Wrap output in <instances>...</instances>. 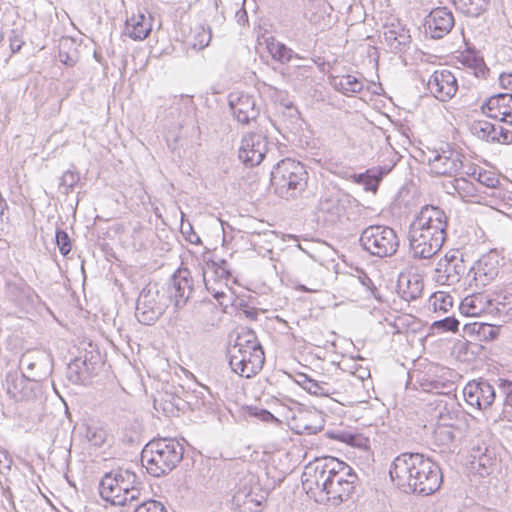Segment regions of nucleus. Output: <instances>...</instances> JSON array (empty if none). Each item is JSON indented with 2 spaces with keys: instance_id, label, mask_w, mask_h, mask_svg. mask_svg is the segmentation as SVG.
<instances>
[{
  "instance_id": "1",
  "label": "nucleus",
  "mask_w": 512,
  "mask_h": 512,
  "mask_svg": "<svg viewBox=\"0 0 512 512\" xmlns=\"http://www.w3.org/2000/svg\"><path fill=\"white\" fill-rule=\"evenodd\" d=\"M301 480L308 493L324 495L329 503L338 506L352 496L358 476L347 463L327 457L306 465Z\"/></svg>"
},
{
  "instance_id": "2",
  "label": "nucleus",
  "mask_w": 512,
  "mask_h": 512,
  "mask_svg": "<svg viewBox=\"0 0 512 512\" xmlns=\"http://www.w3.org/2000/svg\"><path fill=\"white\" fill-rule=\"evenodd\" d=\"M389 475L403 492L423 496L435 493L442 483L439 465L417 452H404L395 457Z\"/></svg>"
},
{
  "instance_id": "3",
  "label": "nucleus",
  "mask_w": 512,
  "mask_h": 512,
  "mask_svg": "<svg viewBox=\"0 0 512 512\" xmlns=\"http://www.w3.org/2000/svg\"><path fill=\"white\" fill-rule=\"evenodd\" d=\"M448 218L437 206L426 205L409 227V245L414 258L430 259L443 246L447 237Z\"/></svg>"
},
{
  "instance_id": "4",
  "label": "nucleus",
  "mask_w": 512,
  "mask_h": 512,
  "mask_svg": "<svg viewBox=\"0 0 512 512\" xmlns=\"http://www.w3.org/2000/svg\"><path fill=\"white\" fill-rule=\"evenodd\" d=\"M184 446L175 438H158L149 441L141 452V462L154 477L170 473L182 461Z\"/></svg>"
},
{
  "instance_id": "5",
  "label": "nucleus",
  "mask_w": 512,
  "mask_h": 512,
  "mask_svg": "<svg viewBox=\"0 0 512 512\" xmlns=\"http://www.w3.org/2000/svg\"><path fill=\"white\" fill-rule=\"evenodd\" d=\"M140 484L133 471L119 468L105 473L99 484V493L104 501L125 506L139 501Z\"/></svg>"
},
{
  "instance_id": "6",
  "label": "nucleus",
  "mask_w": 512,
  "mask_h": 512,
  "mask_svg": "<svg viewBox=\"0 0 512 512\" xmlns=\"http://www.w3.org/2000/svg\"><path fill=\"white\" fill-rule=\"evenodd\" d=\"M229 353L231 369L245 378L256 375L265 362L263 348L252 330L239 334Z\"/></svg>"
},
{
  "instance_id": "7",
  "label": "nucleus",
  "mask_w": 512,
  "mask_h": 512,
  "mask_svg": "<svg viewBox=\"0 0 512 512\" xmlns=\"http://www.w3.org/2000/svg\"><path fill=\"white\" fill-rule=\"evenodd\" d=\"M308 173L304 165L286 158L278 162L271 171V186L275 194L284 199H295L307 187Z\"/></svg>"
},
{
  "instance_id": "8",
  "label": "nucleus",
  "mask_w": 512,
  "mask_h": 512,
  "mask_svg": "<svg viewBox=\"0 0 512 512\" xmlns=\"http://www.w3.org/2000/svg\"><path fill=\"white\" fill-rule=\"evenodd\" d=\"M361 247L372 256L380 258L396 254L400 239L396 231L386 225H370L360 235Z\"/></svg>"
},
{
  "instance_id": "9",
  "label": "nucleus",
  "mask_w": 512,
  "mask_h": 512,
  "mask_svg": "<svg viewBox=\"0 0 512 512\" xmlns=\"http://www.w3.org/2000/svg\"><path fill=\"white\" fill-rule=\"evenodd\" d=\"M356 199L335 186L324 187L317 204V213L328 225L342 221L348 208Z\"/></svg>"
},
{
  "instance_id": "10",
  "label": "nucleus",
  "mask_w": 512,
  "mask_h": 512,
  "mask_svg": "<svg viewBox=\"0 0 512 512\" xmlns=\"http://www.w3.org/2000/svg\"><path fill=\"white\" fill-rule=\"evenodd\" d=\"M5 299L18 311L32 314L41 303L40 296L26 282V280L15 275L12 279H6L4 284Z\"/></svg>"
},
{
  "instance_id": "11",
  "label": "nucleus",
  "mask_w": 512,
  "mask_h": 512,
  "mask_svg": "<svg viewBox=\"0 0 512 512\" xmlns=\"http://www.w3.org/2000/svg\"><path fill=\"white\" fill-rule=\"evenodd\" d=\"M468 271L469 264L464 259L463 252L451 250L438 261L434 278L441 285H454L461 279L467 284Z\"/></svg>"
},
{
  "instance_id": "12",
  "label": "nucleus",
  "mask_w": 512,
  "mask_h": 512,
  "mask_svg": "<svg viewBox=\"0 0 512 512\" xmlns=\"http://www.w3.org/2000/svg\"><path fill=\"white\" fill-rule=\"evenodd\" d=\"M500 256L496 250L483 254L472 265H469L467 284L471 287L483 288L491 283L499 274Z\"/></svg>"
},
{
  "instance_id": "13",
  "label": "nucleus",
  "mask_w": 512,
  "mask_h": 512,
  "mask_svg": "<svg viewBox=\"0 0 512 512\" xmlns=\"http://www.w3.org/2000/svg\"><path fill=\"white\" fill-rule=\"evenodd\" d=\"M159 290L155 284H147L139 293L135 316L144 325H152L165 311V304L158 300Z\"/></svg>"
},
{
  "instance_id": "14",
  "label": "nucleus",
  "mask_w": 512,
  "mask_h": 512,
  "mask_svg": "<svg viewBox=\"0 0 512 512\" xmlns=\"http://www.w3.org/2000/svg\"><path fill=\"white\" fill-rule=\"evenodd\" d=\"M194 290L193 278L187 268L177 269L171 276L167 294L175 308H183L190 299Z\"/></svg>"
},
{
  "instance_id": "15",
  "label": "nucleus",
  "mask_w": 512,
  "mask_h": 512,
  "mask_svg": "<svg viewBox=\"0 0 512 512\" xmlns=\"http://www.w3.org/2000/svg\"><path fill=\"white\" fill-rule=\"evenodd\" d=\"M268 139L260 133H249L241 140L239 159L249 167L259 165L268 152Z\"/></svg>"
},
{
  "instance_id": "16",
  "label": "nucleus",
  "mask_w": 512,
  "mask_h": 512,
  "mask_svg": "<svg viewBox=\"0 0 512 512\" xmlns=\"http://www.w3.org/2000/svg\"><path fill=\"white\" fill-rule=\"evenodd\" d=\"M228 100L232 114L239 123L248 125L259 117L260 108L257 106L254 96L245 93H231Z\"/></svg>"
},
{
  "instance_id": "17",
  "label": "nucleus",
  "mask_w": 512,
  "mask_h": 512,
  "mask_svg": "<svg viewBox=\"0 0 512 512\" xmlns=\"http://www.w3.org/2000/svg\"><path fill=\"white\" fill-rule=\"evenodd\" d=\"M465 401L469 406L484 410L492 405L496 392L494 387L486 380L469 382L463 390Z\"/></svg>"
},
{
  "instance_id": "18",
  "label": "nucleus",
  "mask_w": 512,
  "mask_h": 512,
  "mask_svg": "<svg viewBox=\"0 0 512 512\" xmlns=\"http://www.w3.org/2000/svg\"><path fill=\"white\" fill-rule=\"evenodd\" d=\"M427 89L438 100L446 102L450 100L458 90V83L453 73L447 69L436 70L430 75Z\"/></svg>"
},
{
  "instance_id": "19",
  "label": "nucleus",
  "mask_w": 512,
  "mask_h": 512,
  "mask_svg": "<svg viewBox=\"0 0 512 512\" xmlns=\"http://www.w3.org/2000/svg\"><path fill=\"white\" fill-rule=\"evenodd\" d=\"M453 26V14L446 7H437L431 10L424 21L425 33L433 39L443 38L451 31Z\"/></svg>"
},
{
  "instance_id": "20",
  "label": "nucleus",
  "mask_w": 512,
  "mask_h": 512,
  "mask_svg": "<svg viewBox=\"0 0 512 512\" xmlns=\"http://www.w3.org/2000/svg\"><path fill=\"white\" fill-rule=\"evenodd\" d=\"M462 154L447 146L441 151H436L433 158H429L428 163L433 173L437 175H454L463 166Z\"/></svg>"
},
{
  "instance_id": "21",
  "label": "nucleus",
  "mask_w": 512,
  "mask_h": 512,
  "mask_svg": "<svg viewBox=\"0 0 512 512\" xmlns=\"http://www.w3.org/2000/svg\"><path fill=\"white\" fill-rule=\"evenodd\" d=\"M395 164V161H391L388 164L369 168L362 173H351L346 177V179L363 186V189L366 192L376 194L383 178L392 171Z\"/></svg>"
},
{
  "instance_id": "22",
  "label": "nucleus",
  "mask_w": 512,
  "mask_h": 512,
  "mask_svg": "<svg viewBox=\"0 0 512 512\" xmlns=\"http://www.w3.org/2000/svg\"><path fill=\"white\" fill-rule=\"evenodd\" d=\"M40 377L37 373L32 374L31 378L26 377L17 370L9 371L5 377V389L7 394L16 401L27 400L33 395L31 380Z\"/></svg>"
},
{
  "instance_id": "23",
  "label": "nucleus",
  "mask_w": 512,
  "mask_h": 512,
  "mask_svg": "<svg viewBox=\"0 0 512 512\" xmlns=\"http://www.w3.org/2000/svg\"><path fill=\"white\" fill-rule=\"evenodd\" d=\"M99 364L98 355L85 353L83 356L76 357L67 367V375L73 383H86L96 374Z\"/></svg>"
},
{
  "instance_id": "24",
  "label": "nucleus",
  "mask_w": 512,
  "mask_h": 512,
  "mask_svg": "<svg viewBox=\"0 0 512 512\" xmlns=\"http://www.w3.org/2000/svg\"><path fill=\"white\" fill-rule=\"evenodd\" d=\"M482 111L493 119L512 125V94L499 93L487 99L481 106Z\"/></svg>"
},
{
  "instance_id": "25",
  "label": "nucleus",
  "mask_w": 512,
  "mask_h": 512,
  "mask_svg": "<svg viewBox=\"0 0 512 512\" xmlns=\"http://www.w3.org/2000/svg\"><path fill=\"white\" fill-rule=\"evenodd\" d=\"M189 402L176 393L165 392L154 399V408L167 417L179 416L189 409Z\"/></svg>"
},
{
  "instance_id": "26",
  "label": "nucleus",
  "mask_w": 512,
  "mask_h": 512,
  "mask_svg": "<svg viewBox=\"0 0 512 512\" xmlns=\"http://www.w3.org/2000/svg\"><path fill=\"white\" fill-rule=\"evenodd\" d=\"M152 22L153 17L150 14L147 16L143 13L133 15L126 20L125 33L135 41H142L150 35Z\"/></svg>"
},
{
  "instance_id": "27",
  "label": "nucleus",
  "mask_w": 512,
  "mask_h": 512,
  "mask_svg": "<svg viewBox=\"0 0 512 512\" xmlns=\"http://www.w3.org/2000/svg\"><path fill=\"white\" fill-rule=\"evenodd\" d=\"M492 303L487 295L483 293H473L466 296L460 303L459 309L465 316L476 317L490 311Z\"/></svg>"
},
{
  "instance_id": "28",
  "label": "nucleus",
  "mask_w": 512,
  "mask_h": 512,
  "mask_svg": "<svg viewBox=\"0 0 512 512\" xmlns=\"http://www.w3.org/2000/svg\"><path fill=\"white\" fill-rule=\"evenodd\" d=\"M383 37L387 45L394 51H402L411 42L409 30L399 22L385 26Z\"/></svg>"
},
{
  "instance_id": "29",
  "label": "nucleus",
  "mask_w": 512,
  "mask_h": 512,
  "mask_svg": "<svg viewBox=\"0 0 512 512\" xmlns=\"http://www.w3.org/2000/svg\"><path fill=\"white\" fill-rule=\"evenodd\" d=\"M293 420L296 421V431L300 434H316L324 425V420L317 411L300 412Z\"/></svg>"
},
{
  "instance_id": "30",
  "label": "nucleus",
  "mask_w": 512,
  "mask_h": 512,
  "mask_svg": "<svg viewBox=\"0 0 512 512\" xmlns=\"http://www.w3.org/2000/svg\"><path fill=\"white\" fill-rule=\"evenodd\" d=\"M423 292V282L417 275L402 276L398 280V293L407 302L418 299Z\"/></svg>"
},
{
  "instance_id": "31",
  "label": "nucleus",
  "mask_w": 512,
  "mask_h": 512,
  "mask_svg": "<svg viewBox=\"0 0 512 512\" xmlns=\"http://www.w3.org/2000/svg\"><path fill=\"white\" fill-rule=\"evenodd\" d=\"M464 333L477 341H491L497 338L498 328L485 322H472L464 325Z\"/></svg>"
},
{
  "instance_id": "32",
  "label": "nucleus",
  "mask_w": 512,
  "mask_h": 512,
  "mask_svg": "<svg viewBox=\"0 0 512 512\" xmlns=\"http://www.w3.org/2000/svg\"><path fill=\"white\" fill-rule=\"evenodd\" d=\"M204 262L205 266L202 269L207 270L208 275L211 274L215 284H221L222 280L228 281L232 277L229 263L225 259L214 261L204 256Z\"/></svg>"
},
{
  "instance_id": "33",
  "label": "nucleus",
  "mask_w": 512,
  "mask_h": 512,
  "mask_svg": "<svg viewBox=\"0 0 512 512\" xmlns=\"http://www.w3.org/2000/svg\"><path fill=\"white\" fill-rule=\"evenodd\" d=\"M456 10L469 17H478L485 12L489 0H452Z\"/></svg>"
},
{
  "instance_id": "34",
  "label": "nucleus",
  "mask_w": 512,
  "mask_h": 512,
  "mask_svg": "<svg viewBox=\"0 0 512 512\" xmlns=\"http://www.w3.org/2000/svg\"><path fill=\"white\" fill-rule=\"evenodd\" d=\"M470 132L480 140L495 143V124H492L486 120H475L470 124Z\"/></svg>"
},
{
  "instance_id": "35",
  "label": "nucleus",
  "mask_w": 512,
  "mask_h": 512,
  "mask_svg": "<svg viewBox=\"0 0 512 512\" xmlns=\"http://www.w3.org/2000/svg\"><path fill=\"white\" fill-rule=\"evenodd\" d=\"M332 85L336 90L343 94L359 93L363 89L362 82L349 74L335 77L332 81Z\"/></svg>"
},
{
  "instance_id": "36",
  "label": "nucleus",
  "mask_w": 512,
  "mask_h": 512,
  "mask_svg": "<svg viewBox=\"0 0 512 512\" xmlns=\"http://www.w3.org/2000/svg\"><path fill=\"white\" fill-rule=\"evenodd\" d=\"M268 50L272 58L282 64L289 63L294 56V51L281 42L268 44Z\"/></svg>"
},
{
  "instance_id": "37",
  "label": "nucleus",
  "mask_w": 512,
  "mask_h": 512,
  "mask_svg": "<svg viewBox=\"0 0 512 512\" xmlns=\"http://www.w3.org/2000/svg\"><path fill=\"white\" fill-rule=\"evenodd\" d=\"M499 381L500 393L504 397L502 413L507 420L512 421V381Z\"/></svg>"
},
{
  "instance_id": "38",
  "label": "nucleus",
  "mask_w": 512,
  "mask_h": 512,
  "mask_svg": "<svg viewBox=\"0 0 512 512\" xmlns=\"http://www.w3.org/2000/svg\"><path fill=\"white\" fill-rule=\"evenodd\" d=\"M433 434L435 441L442 446H449L456 438L455 428L445 424L437 425Z\"/></svg>"
},
{
  "instance_id": "39",
  "label": "nucleus",
  "mask_w": 512,
  "mask_h": 512,
  "mask_svg": "<svg viewBox=\"0 0 512 512\" xmlns=\"http://www.w3.org/2000/svg\"><path fill=\"white\" fill-rule=\"evenodd\" d=\"M107 437V432L104 428L96 425H89L86 428V438L95 447H101Z\"/></svg>"
},
{
  "instance_id": "40",
  "label": "nucleus",
  "mask_w": 512,
  "mask_h": 512,
  "mask_svg": "<svg viewBox=\"0 0 512 512\" xmlns=\"http://www.w3.org/2000/svg\"><path fill=\"white\" fill-rule=\"evenodd\" d=\"M305 390L310 394L316 396H329L331 394H334L335 392V389L331 387L328 383L323 381H317L312 378L308 382V385Z\"/></svg>"
},
{
  "instance_id": "41",
  "label": "nucleus",
  "mask_w": 512,
  "mask_h": 512,
  "mask_svg": "<svg viewBox=\"0 0 512 512\" xmlns=\"http://www.w3.org/2000/svg\"><path fill=\"white\" fill-rule=\"evenodd\" d=\"M134 503V512H167L164 504L158 500L149 499L142 503Z\"/></svg>"
},
{
  "instance_id": "42",
  "label": "nucleus",
  "mask_w": 512,
  "mask_h": 512,
  "mask_svg": "<svg viewBox=\"0 0 512 512\" xmlns=\"http://www.w3.org/2000/svg\"><path fill=\"white\" fill-rule=\"evenodd\" d=\"M245 412L248 416L254 417L263 422H278V419L270 411L264 408L251 405L245 407Z\"/></svg>"
},
{
  "instance_id": "43",
  "label": "nucleus",
  "mask_w": 512,
  "mask_h": 512,
  "mask_svg": "<svg viewBox=\"0 0 512 512\" xmlns=\"http://www.w3.org/2000/svg\"><path fill=\"white\" fill-rule=\"evenodd\" d=\"M475 179L479 184L487 188H496L500 183L499 178L495 173L483 170L481 168H479L477 177Z\"/></svg>"
},
{
  "instance_id": "44",
  "label": "nucleus",
  "mask_w": 512,
  "mask_h": 512,
  "mask_svg": "<svg viewBox=\"0 0 512 512\" xmlns=\"http://www.w3.org/2000/svg\"><path fill=\"white\" fill-rule=\"evenodd\" d=\"M327 434L329 438L347 443L351 446H360V442L362 441V438L359 435L350 432L339 431L328 432Z\"/></svg>"
},
{
  "instance_id": "45",
  "label": "nucleus",
  "mask_w": 512,
  "mask_h": 512,
  "mask_svg": "<svg viewBox=\"0 0 512 512\" xmlns=\"http://www.w3.org/2000/svg\"><path fill=\"white\" fill-rule=\"evenodd\" d=\"M212 39L211 29L200 27L199 31L195 32L194 42L192 44L193 48H197L199 50L207 47Z\"/></svg>"
},
{
  "instance_id": "46",
  "label": "nucleus",
  "mask_w": 512,
  "mask_h": 512,
  "mask_svg": "<svg viewBox=\"0 0 512 512\" xmlns=\"http://www.w3.org/2000/svg\"><path fill=\"white\" fill-rule=\"evenodd\" d=\"M79 181L80 175L77 171L67 170L61 177L60 187L65 189V194H68Z\"/></svg>"
},
{
  "instance_id": "47",
  "label": "nucleus",
  "mask_w": 512,
  "mask_h": 512,
  "mask_svg": "<svg viewBox=\"0 0 512 512\" xmlns=\"http://www.w3.org/2000/svg\"><path fill=\"white\" fill-rule=\"evenodd\" d=\"M203 282L208 292H210L213 297L219 302L220 305H224L223 299L226 298V293L222 289H218L215 287V282L212 284L211 279L208 277V271L202 269Z\"/></svg>"
},
{
  "instance_id": "48",
  "label": "nucleus",
  "mask_w": 512,
  "mask_h": 512,
  "mask_svg": "<svg viewBox=\"0 0 512 512\" xmlns=\"http://www.w3.org/2000/svg\"><path fill=\"white\" fill-rule=\"evenodd\" d=\"M55 238L61 255L67 256L71 251V240L69 235L66 231L58 228L56 230Z\"/></svg>"
},
{
  "instance_id": "49",
  "label": "nucleus",
  "mask_w": 512,
  "mask_h": 512,
  "mask_svg": "<svg viewBox=\"0 0 512 512\" xmlns=\"http://www.w3.org/2000/svg\"><path fill=\"white\" fill-rule=\"evenodd\" d=\"M467 64L470 68L474 70V74L476 77L486 78L489 69L487 68L483 58L473 56L472 58H467Z\"/></svg>"
},
{
  "instance_id": "50",
  "label": "nucleus",
  "mask_w": 512,
  "mask_h": 512,
  "mask_svg": "<svg viewBox=\"0 0 512 512\" xmlns=\"http://www.w3.org/2000/svg\"><path fill=\"white\" fill-rule=\"evenodd\" d=\"M9 43L10 49L12 53H17L21 50L22 46L25 44L23 39V31L19 28L11 29L9 33Z\"/></svg>"
},
{
  "instance_id": "51",
  "label": "nucleus",
  "mask_w": 512,
  "mask_h": 512,
  "mask_svg": "<svg viewBox=\"0 0 512 512\" xmlns=\"http://www.w3.org/2000/svg\"><path fill=\"white\" fill-rule=\"evenodd\" d=\"M359 282L371 292V295L378 301L383 302L382 296L379 293L378 288L374 285L370 277L364 272L359 271L358 276Z\"/></svg>"
},
{
  "instance_id": "52",
  "label": "nucleus",
  "mask_w": 512,
  "mask_h": 512,
  "mask_svg": "<svg viewBox=\"0 0 512 512\" xmlns=\"http://www.w3.org/2000/svg\"><path fill=\"white\" fill-rule=\"evenodd\" d=\"M434 325L442 331L456 332L458 330L459 321L455 317H446L436 321Z\"/></svg>"
},
{
  "instance_id": "53",
  "label": "nucleus",
  "mask_w": 512,
  "mask_h": 512,
  "mask_svg": "<svg viewBox=\"0 0 512 512\" xmlns=\"http://www.w3.org/2000/svg\"><path fill=\"white\" fill-rule=\"evenodd\" d=\"M488 448L485 447L484 451H482L481 447H478L477 449H473L472 457L474 459L478 458V465L480 467L486 468L487 466L491 465L492 463V457L490 455H487Z\"/></svg>"
},
{
  "instance_id": "54",
  "label": "nucleus",
  "mask_w": 512,
  "mask_h": 512,
  "mask_svg": "<svg viewBox=\"0 0 512 512\" xmlns=\"http://www.w3.org/2000/svg\"><path fill=\"white\" fill-rule=\"evenodd\" d=\"M181 233L185 236L186 240L192 244H200L201 238L194 232L192 225L188 222L187 224H181Z\"/></svg>"
},
{
  "instance_id": "55",
  "label": "nucleus",
  "mask_w": 512,
  "mask_h": 512,
  "mask_svg": "<svg viewBox=\"0 0 512 512\" xmlns=\"http://www.w3.org/2000/svg\"><path fill=\"white\" fill-rule=\"evenodd\" d=\"M445 386L444 383L438 381V380H428L425 379L423 382H421V387L423 391L430 392V393H436L441 394V389Z\"/></svg>"
},
{
  "instance_id": "56",
  "label": "nucleus",
  "mask_w": 512,
  "mask_h": 512,
  "mask_svg": "<svg viewBox=\"0 0 512 512\" xmlns=\"http://www.w3.org/2000/svg\"><path fill=\"white\" fill-rule=\"evenodd\" d=\"M495 134L496 138H498V140H495V143L509 144L512 142L510 131L500 125H495Z\"/></svg>"
},
{
  "instance_id": "57",
  "label": "nucleus",
  "mask_w": 512,
  "mask_h": 512,
  "mask_svg": "<svg viewBox=\"0 0 512 512\" xmlns=\"http://www.w3.org/2000/svg\"><path fill=\"white\" fill-rule=\"evenodd\" d=\"M12 462V457L9 453L4 449H0V473H3L4 470H10Z\"/></svg>"
},
{
  "instance_id": "58",
  "label": "nucleus",
  "mask_w": 512,
  "mask_h": 512,
  "mask_svg": "<svg viewBox=\"0 0 512 512\" xmlns=\"http://www.w3.org/2000/svg\"><path fill=\"white\" fill-rule=\"evenodd\" d=\"M37 364L38 363L33 361L31 355L29 354H24L20 360V365L25 367L27 371H33Z\"/></svg>"
},
{
  "instance_id": "59",
  "label": "nucleus",
  "mask_w": 512,
  "mask_h": 512,
  "mask_svg": "<svg viewBox=\"0 0 512 512\" xmlns=\"http://www.w3.org/2000/svg\"><path fill=\"white\" fill-rule=\"evenodd\" d=\"M499 82L503 89L512 90V73H501L499 75Z\"/></svg>"
},
{
  "instance_id": "60",
  "label": "nucleus",
  "mask_w": 512,
  "mask_h": 512,
  "mask_svg": "<svg viewBox=\"0 0 512 512\" xmlns=\"http://www.w3.org/2000/svg\"><path fill=\"white\" fill-rule=\"evenodd\" d=\"M311 380V377L304 373H298L296 375V382L303 388L306 389L308 382Z\"/></svg>"
},
{
  "instance_id": "61",
  "label": "nucleus",
  "mask_w": 512,
  "mask_h": 512,
  "mask_svg": "<svg viewBox=\"0 0 512 512\" xmlns=\"http://www.w3.org/2000/svg\"><path fill=\"white\" fill-rule=\"evenodd\" d=\"M447 305H450V306L452 305V297L441 295V304H440L439 308L446 310Z\"/></svg>"
},
{
  "instance_id": "62",
  "label": "nucleus",
  "mask_w": 512,
  "mask_h": 512,
  "mask_svg": "<svg viewBox=\"0 0 512 512\" xmlns=\"http://www.w3.org/2000/svg\"><path fill=\"white\" fill-rule=\"evenodd\" d=\"M468 181L464 178L455 179V189H464L465 185H468Z\"/></svg>"
},
{
  "instance_id": "63",
  "label": "nucleus",
  "mask_w": 512,
  "mask_h": 512,
  "mask_svg": "<svg viewBox=\"0 0 512 512\" xmlns=\"http://www.w3.org/2000/svg\"><path fill=\"white\" fill-rule=\"evenodd\" d=\"M478 171H479V168L474 167L473 170H470V172H468L467 174L476 178Z\"/></svg>"
},
{
  "instance_id": "64",
  "label": "nucleus",
  "mask_w": 512,
  "mask_h": 512,
  "mask_svg": "<svg viewBox=\"0 0 512 512\" xmlns=\"http://www.w3.org/2000/svg\"><path fill=\"white\" fill-rule=\"evenodd\" d=\"M246 314L249 318L251 319H255L256 318V315H257V312L256 311H246Z\"/></svg>"
}]
</instances>
